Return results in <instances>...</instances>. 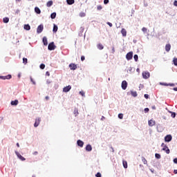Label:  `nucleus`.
I'll list each match as a JSON object with an SVG mask.
<instances>
[{
  "instance_id": "f257e3e1",
  "label": "nucleus",
  "mask_w": 177,
  "mask_h": 177,
  "mask_svg": "<svg viewBox=\"0 0 177 177\" xmlns=\"http://www.w3.org/2000/svg\"><path fill=\"white\" fill-rule=\"evenodd\" d=\"M132 57H133V52H132V51L129 52V53L126 55V59H127V60H128V61L132 60Z\"/></svg>"
},
{
  "instance_id": "f03ea898",
  "label": "nucleus",
  "mask_w": 177,
  "mask_h": 177,
  "mask_svg": "<svg viewBox=\"0 0 177 177\" xmlns=\"http://www.w3.org/2000/svg\"><path fill=\"white\" fill-rule=\"evenodd\" d=\"M48 50H55V49H56V46H55V43L53 41L48 44Z\"/></svg>"
},
{
  "instance_id": "7ed1b4c3",
  "label": "nucleus",
  "mask_w": 177,
  "mask_h": 177,
  "mask_svg": "<svg viewBox=\"0 0 177 177\" xmlns=\"http://www.w3.org/2000/svg\"><path fill=\"white\" fill-rule=\"evenodd\" d=\"M142 77L144 78V80H147L148 78H150V73L149 71L142 72Z\"/></svg>"
},
{
  "instance_id": "20e7f679",
  "label": "nucleus",
  "mask_w": 177,
  "mask_h": 177,
  "mask_svg": "<svg viewBox=\"0 0 177 177\" xmlns=\"http://www.w3.org/2000/svg\"><path fill=\"white\" fill-rule=\"evenodd\" d=\"M15 154H16V156H17V158H18L19 160H21V161H26L25 158L23 157V156H21V155L20 154V153H19V151H15Z\"/></svg>"
},
{
  "instance_id": "39448f33",
  "label": "nucleus",
  "mask_w": 177,
  "mask_h": 177,
  "mask_svg": "<svg viewBox=\"0 0 177 177\" xmlns=\"http://www.w3.org/2000/svg\"><path fill=\"white\" fill-rule=\"evenodd\" d=\"M172 140V136L171 134H168L165 137V142L169 143Z\"/></svg>"
},
{
  "instance_id": "423d86ee",
  "label": "nucleus",
  "mask_w": 177,
  "mask_h": 177,
  "mask_svg": "<svg viewBox=\"0 0 177 177\" xmlns=\"http://www.w3.org/2000/svg\"><path fill=\"white\" fill-rule=\"evenodd\" d=\"M42 31H44V25L40 24L37 28V34H41Z\"/></svg>"
},
{
  "instance_id": "0eeeda50",
  "label": "nucleus",
  "mask_w": 177,
  "mask_h": 177,
  "mask_svg": "<svg viewBox=\"0 0 177 177\" xmlns=\"http://www.w3.org/2000/svg\"><path fill=\"white\" fill-rule=\"evenodd\" d=\"M127 87H128V82H127L126 80H123L122 82V89H123V91H125V89H127Z\"/></svg>"
},
{
  "instance_id": "6e6552de",
  "label": "nucleus",
  "mask_w": 177,
  "mask_h": 177,
  "mask_svg": "<svg viewBox=\"0 0 177 177\" xmlns=\"http://www.w3.org/2000/svg\"><path fill=\"white\" fill-rule=\"evenodd\" d=\"M40 123H41V118H36L34 124L35 128H37V127L39 125Z\"/></svg>"
},
{
  "instance_id": "1a4fd4ad",
  "label": "nucleus",
  "mask_w": 177,
  "mask_h": 177,
  "mask_svg": "<svg viewBox=\"0 0 177 177\" xmlns=\"http://www.w3.org/2000/svg\"><path fill=\"white\" fill-rule=\"evenodd\" d=\"M70 91H71V85L66 86L63 88V92H64L65 93H67V92H70Z\"/></svg>"
},
{
  "instance_id": "9d476101",
  "label": "nucleus",
  "mask_w": 177,
  "mask_h": 177,
  "mask_svg": "<svg viewBox=\"0 0 177 177\" xmlns=\"http://www.w3.org/2000/svg\"><path fill=\"white\" fill-rule=\"evenodd\" d=\"M163 151H165L167 154H169L171 153V151L169 150V148H168V146L165 145L164 147L162 149Z\"/></svg>"
},
{
  "instance_id": "9b49d317",
  "label": "nucleus",
  "mask_w": 177,
  "mask_h": 177,
  "mask_svg": "<svg viewBox=\"0 0 177 177\" xmlns=\"http://www.w3.org/2000/svg\"><path fill=\"white\" fill-rule=\"evenodd\" d=\"M12 78V75H8L6 76H0V80H10Z\"/></svg>"
},
{
  "instance_id": "f8f14e48",
  "label": "nucleus",
  "mask_w": 177,
  "mask_h": 177,
  "mask_svg": "<svg viewBox=\"0 0 177 177\" xmlns=\"http://www.w3.org/2000/svg\"><path fill=\"white\" fill-rule=\"evenodd\" d=\"M148 125L149 127H154V125H156V121L153 120H150L148 121Z\"/></svg>"
},
{
  "instance_id": "ddd939ff",
  "label": "nucleus",
  "mask_w": 177,
  "mask_h": 177,
  "mask_svg": "<svg viewBox=\"0 0 177 177\" xmlns=\"http://www.w3.org/2000/svg\"><path fill=\"white\" fill-rule=\"evenodd\" d=\"M69 68L71 70H77V65L75 64H70Z\"/></svg>"
},
{
  "instance_id": "4468645a",
  "label": "nucleus",
  "mask_w": 177,
  "mask_h": 177,
  "mask_svg": "<svg viewBox=\"0 0 177 177\" xmlns=\"http://www.w3.org/2000/svg\"><path fill=\"white\" fill-rule=\"evenodd\" d=\"M77 146H79V147H84V142L81 140H78L77 141Z\"/></svg>"
},
{
  "instance_id": "2eb2a0df",
  "label": "nucleus",
  "mask_w": 177,
  "mask_h": 177,
  "mask_svg": "<svg viewBox=\"0 0 177 177\" xmlns=\"http://www.w3.org/2000/svg\"><path fill=\"white\" fill-rule=\"evenodd\" d=\"M86 151H92V145L90 144L86 146Z\"/></svg>"
},
{
  "instance_id": "dca6fc26",
  "label": "nucleus",
  "mask_w": 177,
  "mask_h": 177,
  "mask_svg": "<svg viewBox=\"0 0 177 177\" xmlns=\"http://www.w3.org/2000/svg\"><path fill=\"white\" fill-rule=\"evenodd\" d=\"M10 104L11 106H17V104H19V100H15L14 101H11Z\"/></svg>"
},
{
  "instance_id": "f3484780",
  "label": "nucleus",
  "mask_w": 177,
  "mask_h": 177,
  "mask_svg": "<svg viewBox=\"0 0 177 177\" xmlns=\"http://www.w3.org/2000/svg\"><path fill=\"white\" fill-rule=\"evenodd\" d=\"M43 44L45 46H47V45H48V38H46V37H43Z\"/></svg>"
},
{
  "instance_id": "a211bd4d",
  "label": "nucleus",
  "mask_w": 177,
  "mask_h": 177,
  "mask_svg": "<svg viewBox=\"0 0 177 177\" xmlns=\"http://www.w3.org/2000/svg\"><path fill=\"white\" fill-rule=\"evenodd\" d=\"M59 29V28L57 27V25H56V24H53V32H54V33H55V32H57V30Z\"/></svg>"
},
{
  "instance_id": "6ab92c4d",
  "label": "nucleus",
  "mask_w": 177,
  "mask_h": 177,
  "mask_svg": "<svg viewBox=\"0 0 177 177\" xmlns=\"http://www.w3.org/2000/svg\"><path fill=\"white\" fill-rule=\"evenodd\" d=\"M24 28V30H26V31H30V30H31V26H30L29 24H25Z\"/></svg>"
},
{
  "instance_id": "aec40b11",
  "label": "nucleus",
  "mask_w": 177,
  "mask_h": 177,
  "mask_svg": "<svg viewBox=\"0 0 177 177\" xmlns=\"http://www.w3.org/2000/svg\"><path fill=\"white\" fill-rule=\"evenodd\" d=\"M165 50L166 52H169V50H171V44H166Z\"/></svg>"
},
{
  "instance_id": "412c9836",
  "label": "nucleus",
  "mask_w": 177,
  "mask_h": 177,
  "mask_svg": "<svg viewBox=\"0 0 177 177\" xmlns=\"http://www.w3.org/2000/svg\"><path fill=\"white\" fill-rule=\"evenodd\" d=\"M121 34L122 35V37H127V30H125V28H122L121 30Z\"/></svg>"
},
{
  "instance_id": "4be33fe9",
  "label": "nucleus",
  "mask_w": 177,
  "mask_h": 177,
  "mask_svg": "<svg viewBox=\"0 0 177 177\" xmlns=\"http://www.w3.org/2000/svg\"><path fill=\"white\" fill-rule=\"evenodd\" d=\"M35 12L37 15H41V9H39V8H38V7L35 8Z\"/></svg>"
},
{
  "instance_id": "5701e85b",
  "label": "nucleus",
  "mask_w": 177,
  "mask_h": 177,
  "mask_svg": "<svg viewBox=\"0 0 177 177\" xmlns=\"http://www.w3.org/2000/svg\"><path fill=\"white\" fill-rule=\"evenodd\" d=\"M53 5V1L52 0L48 1L46 3L47 8H50V6H52Z\"/></svg>"
},
{
  "instance_id": "b1692460",
  "label": "nucleus",
  "mask_w": 177,
  "mask_h": 177,
  "mask_svg": "<svg viewBox=\"0 0 177 177\" xmlns=\"http://www.w3.org/2000/svg\"><path fill=\"white\" fill-rule=\"evenodd\" d=\"M75 2V0H66V3L68 5H73V3Z\"/></svg>"
},
{
  "instance_id": "393cba45",
  "label": "nucleus",
  "mask_w": 177,
  "mask_h": 177,
  "mask_svg": "<svg viewBox=\"0 0 177 177\" xmlns=\"http://www.w3.org/2000/svg\"><path fill=\"white\" fill-rule=\"evenodd\" d=\"M3 23H5V24L9 23V17H4L3 19Z\"/></svg>"
},
{
  "instance_id": "a878e982",
  "label": "nucleus",
  "mask_w": 177,
  "mask_h": 177,
  "mask_svg": "<svg viewBox=\"0 0 177 177\" xmlns=\"http://www.w3.org/2000/svg\"><path fill=\"white\" fill-rule=\"evenodd\" d=\"M56 15H57L56 12L51 13L50 19H56Z\"/></svg>"
},
{
  "instance_id": "bb28decb",
  "label": "nucleus",
  "mask_w": 177,
  "mask_h": 177,
  "mask_svg": "<svg viewBox=\"0 0 177 177\" xmlns=\"http://www.w3.org/2000/svg\"><path fill=\"white\" fill-rule=\"evenodd\" d=\"M131 93L133 97H136V96H138V93L136 91H131Z\"/></svg>"
},
{
  "instance_id": "cd10ccee",
  "label": "nucleus",
  "mask_w": 177,
  "mask_h": 177,
  "mask_svg": "<svg viewBox=\"0 0 177 177\" xmlns=\"http://www.w3.org/2000/svg\"><path fill=\"white\" fill-rule=\"evenodd\" d=\"M122 163H123L124 168L125 169L128 168V162H127V161L123 160Z\"/></svg>"
},
{
  "instance_id": "c85d7f7f",
  "label": "nucleus",
  "mask_w": 177,
  "mask_h": 177,
  "mask_svg": "<svg viewBox=\"0 0 177 177\" xmlns=\"http://www.w3.org/2000/svg\"><path fill=\"white\" fill-rule=\"evenodd\" d=\"M155 158L160 160V158H161V155L160 153H155Z\"/></svg>"
},
{
  "instance_id": "c756f323",
  "label": "nucleus",
  "mask_w": 177,
  "mask_h": 177,
  "mask_svg": "<svg viewBox=\"0 0 177 177\" xmlns=\"http://www.w3.org/2000/svg\"><path fill=\"white\" fill-rule=\"evenodd\" d=\"M104 47L103 46V45L102 44H99L97 45V48L100 49V50H102Z\"/></svg>"
},
{
  "instance_id": "7c9ffc66",
  "label": "nucleus",
  "mask_w": 177,
  "mask_h": 177,
  "mask_svg": "<svg viewBox=\"0 0 177 177\" xmlns=\"http://www.w3.org/2000/svg\"><path fill=\"white\" fill-rule=\"evenodd\" d=\"M170 113L171 114V118H175L176 117V113L175 112L170 111Z\"/></svg>"
},
{
  "instance_id": "2f4dec72",
  "label": "nucleus",
  "mask_w": 177,
  "mask_h": 177,
  "mask_svg": "<svg viewBox=\"0 0 177 177\" xmlns=\"http://www.w3.org/2000/svg\"><path fill=\"white\" fill-rule=\"evenodd\" d=\"M133 59L135 60V62H138V60H139V56H138V55H134L133 56Z\"/></svg>"
},
{
  "instance_id": "473e14b6",
  "label": "nucleus",
  "mask_w": 177,
  "mask_h": 177,
  "mask_svg": "<svg viewBox=\"0 0 177 177\" xmlns=\"http://www.w3.org/2000/svg\"><path fill=\"white\" fill-rule=\"evenodd\" d=\"M28 62V59H27V58H26V57L23 58L24 64H27Z\"/></svg>"
},
{
  "instance_id": "72a5a7b5",
  "label": "nucleus",
  "mask_w": 177,
  "mask_h": 177,
  "mask_svg": "<svg viewBox=\"0 0 177 177\" xmlns=\"http://www.w3.org/2000/svg\"><path fill=\"white\" fill-rule=\"evenodd\" d=\"M142 161L143 164H145V165L147 164V160H146V158H145L143 157L142 158Z\"/></svg>"
},
{
  "instance_id": "f704fd0d",
  "label": "nucleus",
  "mask_w": 177,
  "mask_h": 177,
  "mask_svg": "<svg viewBox=\"0 0 177 177\" xmlns=\"http://www.w3.org/2000/svg\"><path fill=\"white\" fill-rule=\"evenodd\" d=\"M79 16L80 17H85V16H86V14H85V12H80Z\"/></svg>"
},
{
  "instance_id": "c9c22d12",
  "label": "nucleus",
  "mask_w": 177,
  "mask_h": 177,
  "mask_svg": "<svg viewBox=\"0 0 177 177\" xmlns=\"http://www.w3.org/2000/svg\"><path fill=\"white\" fill-rule=\"evenodd\" d=\"M118 118H120V120H122V118H124V114L119 113L118 114Z\"/></svg>"
},
{
  "instance_id": "e433bc0d",
  "label": "nucleus",
  "mask_w": 177,
  "mask_h": 177,
  "mask_svg": "<svg viewBox=\"0 0 177 177\" xmlns=\"http://www.w3.org/2000/svg\"><path fill=\"white\" fill-rule=\"evenodd\" d=\"M173 63H174V66H177V58H174Z\"/></svg>"
},
{
  "instance_id": "4c0bfd02",
  "label": "nucleus",
  "mask_w": 177,
  "mask_h": 177,
  "mask_svg": "<svg viewBox=\"0 0 177 177\" xmlns=\"http://www.w3.org/2000/svg\"><path fill=\"white\" fill-rule=\"evenodd\" d=\"M39 68H41V70H44L45 68V65L44 64H41Z\"/></svg>"
},
{
  "instance_id": "58836bf2",
  "label": "nucleus",
  "mask_w": 177,
  "mask_h": 177,
  "mask_svg": "<svg viewBox=\"0 0 177 177\" xmlns=\"http://www.w3.org/2000/svg\"><path fill=\"white\" fill-rule=\"evenodd\" d=\"M30 82L32 83L33 85H36V84H37V83L35 82V81H34V80L32 79V77H30Z\"/></svg>"
},
{
  "instance_id": "ea45409f",
  "label": "nucleus",
  "mask_w": 177,
  "mask_h": 177,
  "mask_svg": "<svg viewBox=\"0 0 177 177\" xmlns=\"http://www.w3.org/2000/svg\"><path fill=\"white\" fill-rule=\"evenodd\" d=\"M80 95H81V96H83V97H85V92H84V91H80Z\"/></svg>"
},
{
  "instance_id": "a19ab883",
  "label": "nucleus",
  "mask_w": 177,
  "mask_h": 177,
  "mask_svg": "<svg viewBox=\"0 0 177 177\" xmlns=\"http://www.w3.org/2000/svg\"><path fill=\"white\" fill-rule=\"evenodd\" d=\"M142 32H147V29L145 27H143L142 28Z\"/></svg>"
},
{
  "instance_id": "79ce46f5",
  "label": "nucleus",
  "mask_w": 177,
  "mask_h": 177,
  "mask_svg": "<svg viewBox=\"0 0 177 177\" xmlns=\"http://www.w3.org/2000/svg\"><path fill=\"white\" fill-rule=\"evenodd\" d=\"M95 176H96V177H102V174H100V172H97V173L95 174Z\"/></svg>"
},
{
  "instance_id": "37998d69",
  "label": "nucleus",
  "mask_w": 177,
  "mask_h": 177,
  "mask_svg": "<svg viewBox=\"0 0 177 177\" xmlns=\"http://www.w3.org/2000/svg\"><path fill=\"white\" fill-rule=\"evenodd\" d=\"M97 9L98 10H102V9H103V7H102V6H97Z\"/></svg>"
},
{
  "instance_id": "c03bdc74",
  "label": "nucleus",
  "mask_w": 177,
  "mask_h": 177,
  "mask_svg": "<svg viewBox=\"0 0 177 177\" xmlns=\"http://www.w3.org/2000/svg\"><path fill=\"white\" fill-rule=\"evenodd\" d=\"M160 85H163L164 86H168V83H162V82H160Z\"/></svg>"
},
{
  "instance_id": "a18cd8bd",
  "label": "nucleus",
  "mask_w": 177,
  "mask_h": 177,
  "mask_svg": "<svg viewBox=\"0 0 177 177\" xmlns=\"http://www.w3.org/2000/svg\"><path fill=\"white\" fill-rule=\"evenodd\" d=\"M144 111H145V113H149V111H150V109H149V108H145L144 109Z\"/></svg>"
},
{
  "instance_id": "49530a36",
  "label": "nucleus",
  "mask_w": 177,
  "mask_h": 177,
  "mask_svg": "<svg viewBox=\"0 0 177 177\" xmlns=\"http://www.w3.org/2000/svg\"><path fill=\"white\" fill-rule=\"evenodd\" d=\"M74 113L76 114L75 116L78 115V110L75 109L74 110Z\"/></svg>"
},
{
  "instance_id": "de8ad7c7",
  "label": "nucleus",
  "mask_w": 177,
  "mask_h": 177,
  "mask_svg": "<svg viewBox=\"0 0 177 177\" xmlns=\"http://www.w3.org/2000/svg\"><path fill=\"white\" fill-rule=\"evenodd\" d=\"M175 86V84L174 83H169L168 84V86Z\"/></svg>"
},
{
  "instance_id": "09e8293b",
  "label": "nucleus",
  "mask_w": 177,
  "mask_h": 177,
  "mask_svg": "<svg viewBox=\"0 0 177 177\" xmlns=\"http://www.w3.org/2000/svg\"><path fill=\"white\" fill-rule=\"evenodd\" d=\"M106 24L109 26V27H113V24H111V22H107Z\"/></svg>"
},
{
  "instance_id": "8fccbe9b",
  "label": "nucleus",
  "mask_w": 177,
  "mask_h": 177,
  "mask_svg": "<svg viewBox=\"0 0 177 177\" xmlns=\"http://www.w3.org/2000/svg\"><path fill=\"white\" fill-rule=\"evenodd\" d=\"M173 162L174 164H177V158H175L174 160H173Z\"/></svg>"
},
{
  "instance_id": "3c124183",
  "label": "nucleus",
  "mask_w": 177,
  "mask_h": 177,
  "mask_svg": "<svg viewBox=\"0 0 177 177\" xmlns=\"http://www.w3.org/2000/svg\"><path fill=\"white\" fill-rule=\"evenodd\" d=\"M109 0H104V5H107V3H109Z\"/></svg>"
},
{
  "instance_id": "603ef678",
  "label": "nucleus",
  "mask_w": 177,
  "mask_h": 177,
  "mask_svg": "<svg viewBox=\"0 0 177 177\" xmlns=\"http://www.w3.org/2000/svg\"><path fill=\"white\" fill-rule=\"evenodd\" d=\"M19 13H20V10L17 9L15 11V15H19Z\"/></svg>"
},
{
  "instance_id": "864d4df0",
  "label": "nucleus",
  "mask_w": 177,
  "mask_h": 177,
  "mask_svg": "<svg viewBox=\"0 0 177 177\" xmlns=\"http://www.w3.org/2000/svg\"><path fill=\"white\" fill-rule=\"evenodd\" d=\"M81 60H82V62H84V60H85V56L82 55L81 57Z\"/></svg>"
},
{
  "instance_id": "5fc2aeb1",
  "label": "nucleus",
  "mask_w": 177,
  "mask_h": 177,
  "mask_svg": "<svg viewBox=\"0 0 177 177\" xmlns=\"http://www.w3.org/2000/svg\"><path fill=\"white\" fill-rule=\"evenodd\" d=\"M133 69V68L129 67V69H128V71H129L130 73H131Z\"/></svg>"
},
{
  "instance_id": "6e6d98bb",
  "label": "nucleus",
  "mask_w": 177,
  "mask_h": 177,
  "mask_svg": "<svg viewBox=\"0 0 177 177\" xmlns=\"http://www.w3.org/2000/svg\"><path fill=\"white\" fill-rule=\"evenodd\" d=\"M144 97H145V99H147L149 97V95L148 94H145Z\"/></svg>"
},
{
  "instance_id": "4d7b16f0",
  "label": "nucleus",
  "mask_w": 177,
  "mask_h": 177,
  "mask_svg": "<svg viewBox=\"0 0 177 177\" xmlns=\"http://www.w3.org/2000/svg\"><path fill=\"white\" fill-rule=\"evenodd\" d=\"M84 27H81L80 28L81 32H84Z\"/></svg>"
},
{
  "instance_id": "13d9d810",
  "label": "nucleus",
  "mask_w": 177,
  "mask_h": 177,
  "mask_svg": "<svg viewBox=\"0 0 177 177\" xmlns=\"http://www.w3.org/2000/svg\"><path fill=\"white\" fill-rule=\"evenodd\" d=\"M174 6H177V1L176 0L174 1Z\"/></svg>"
},
{
  "instance_id": "bf43d9fd",
  "label": "nucleus",
  "mask_w": 177,
  "mask_h": 177,
  "mask_svg": "<svg viewBox=\"0 0 177 177\" xmlns=\"http://www.w3.org/2000/svg\"><path fill=\"white\" fill-rule=\"evenodd\" d=\"M50 82H51L50 80H46V84H48V85H49V84H50Z\"/></svg>"
},
{
  "instance_id": "052dcab7",
  "label": "nucleus",
  "mask_w": 177,
  "mask_h": 177,
  "mask_svg": "<svg viewBox=\"0 0 177 177\" xmlns=\"http://www.w3.org/2000/svg\"><path fill=\"white\" fill-rule=\"evenodd\" d=\"M37 154H38V151H35V152H33V155H34V156H37Z\"/></svg>"
},
{
  "instance_id": "680f3d73",
  "label": "nucleus",
  "mask_w": 177,
  "mask_h": 177,
  "mask_svg": "<svg viewBox=\"0 0 177 177\" xmlns=\"http://www.w3.org/2000/svg\"><path fill=\"white\" fill-rule=\"evenodd\" d=\"M46 75L49 76V75H50V73L49 72H48V71H47V72L46 73Z\"/></svg>"
},
{
  "instance_id": "e2e57ef3",
  "label": "nucleus",
  "mask_w": 177,
  "mask_h": 177,
  "mask_svg": "<svg viewBox=\"0 0 177 177\" xmlns=\"http://www.w3.org/2000/svg\"><path fill=\"white\" fill-rule=\"evenodd\" d=\"M112 153H114V148L113 147H111Z\"/></svg>"
},
{
  "instance_id": "0e129e2a",
  "label": "nucleus",
  "mask_w": 177,
  "mask_h": 177,
  "mask_svg": "<svg viewBox=\"0 0 177 177\" xmlns=\"http://www.w3.org/2000/svg\"><path fill=\"white\" fill-rule=\"evenodd\" d=\"M174 174H175L176 175L177 174V169L174 170Z\"/></svg>"
},
{
  "instance_id": "69168bd1",
  "label": "nucleus",
  "mask_w": 177,
  "mask_h": 177,
  "mask_svg": "<svg viewBox=\"0 0 177 177\" xmlns=\"http://www.w3.org/2000/svg\"><path fill=\"white\" fill-rule=\"evenodd\" d=\"M173 91H175L176 92H177V87H174V88H173Z\"/></svg>"
},
{
  "instance_id": "338daca9",
  "label": "nucleus",
  "mask_w": 177,
  "mask_h": 177,
  "mask_svg": "<svg viewBox=\"0 0 177 177\" xmlns=\"http://www.w3.org/2000/svg\"><path fill=\"white\" fill-rule=\"evenodd\" d=\"M150 171H151V172L152 174H154V170H153V169H151Z\"/></svg>"
},
{
  "instance_id": "774afa93",
  "label": "nucleus",
  "mask_w": 177,
  "mask_h": 177,
  "mask_svg": "<svg viewBox=\"0 0 177 177\" xmlns=\"http://www.w3.org/2000/svg\"><path fill=\"white\" fill-rule=\"evenodd\" d=\"M164 146H166L165 144L162 143V144H161V147L164 148Z\"/></svg>"
}]
</instances>
